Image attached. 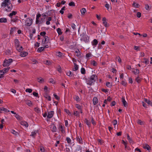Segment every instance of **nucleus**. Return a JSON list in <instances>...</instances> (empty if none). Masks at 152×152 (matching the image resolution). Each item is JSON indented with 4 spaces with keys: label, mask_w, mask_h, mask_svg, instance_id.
Instances as JSON below:
<instances>
[{
    "label": "nucleus",
    "mask_w": 152,
    "mask_h": 152,
    "mask_svg": "<svg viewBox=\"0 0 152 152\" xmlns=\"http://www.w3.org/2000/svg\"><path fill=\"white\" fill-rule=\"evenodd\" d=\"M86 79V82L88 85L91 86L94 84V83L97 79L96 75H94L91 76L88 79Z\"/></svg>",
    "instance_id": "nucleus-1"
},
{
    "label": "nucleus",
    "mask_w": 152,
    "mask_h": 152,
    "mask_svg": "<svg viewBox=\"0 0 152 152\" xmlns=\"http://www.w3.org/2000/svg\"><path fill=\"white\" fill-rule=\"evenodd\" d=\"M12 62V60L11 58H10L8 60L5 59L4 60L3 64V66L4 67L7 66H9L10 63Z\"/></svg>",
    "instance_id": "nucleus-2"
},
{
    "label": "nucleus",
    "mask_w": 152,
    "mask_h": 152,
    "mask_svg": "<svg viewBox=\"0 0 152 152\" xmlns=\"http://www.w3.org/2000/svg\"><path fill=\"white\" fill-rule=\"evenodd\" d=\"M33 20L31 18H28L25 21V25L28 26H31L32 24Z\"/></svg>",
    "instance_id": "nucleus-3"
},
{
    "label": "nucleus",
    "mask_w": 152,
    "mask_h": 152,
    "mask_svg": "<svg viewBox=\"0 0 152 152\" xmlns=\"http://www.w3.org/2000/svg\"><path fill=\"white\" fill-rule=\"evenodd\" d=\"M10 0H4V1L2 3L1 6L6 7L8 4L10 2Z\"/></svg>",
    "instance_id": "nucleus-4"
},
{
    "label": "nucleus",
    "mask_w": 152,
    "mask_h": 152,
    "mask_svg": "<svg viewBox=\"0 0 152 152\" xmlns=\"http://www.w3.org/2000/svg\"><path fill=\"white\" fill-rule=\"evenodd\" d=\"M54 112L53 111H51L48 112L47 115V118H52L54 115Z\"/></svg>",
    "instance_id": "nucleus-5"
},
{
    "label": "nucleus",
    "mask_w": 152,
    "mask_h": 152,
    "mask_svg": "<svg viewBox=\"0 0 152 152\" xmlns=\"http://www.w3.org/2000/svg\"><path fill=\"white\" fill-rule=\"evenodd\" d=\"M44 38H45L44 41L43 40V41H42V45H43L45 43H48L49 40L48 37V36H45V37Z\"/></svg>",
    "instance_id": "nucleus-6"
},
{
    "label": "nucleus",
    "mask_w": 152,
    "mask_h": 152,
    "mask_svg": "<svg viewBox=\"0 0 152 152\" xmlns=\"http://www.w3.org/2000/svg\"><path fill=\"white\" fill-rule=\"evenodd\" d=\"M6 7L8 8L6 9L7 11H10L12 9V5L10 2L8 4Z\"/></svg>",
    "instance_id": "nucleus-7"
},
{
    "label": "nucleus",
    "mask_w": 152,
    "mask_h": 152,
    "mask_svg": "<svg viewBox=\"0 0 152 152\" xmlns=\"http://www.w3.org/2000/svg\"><path fill=\"white\" fill-rule=\"evenodd\" d=\"M103 23L105 27H107L109 26V25L107 24L106 22V19L104 17L102 19Z\"/></svg>",
    "instance_id": "nucleus-8"
},
{
    "label": "nucleus",
    "mask_w": 152,
    "mask_h": 152,
    "mask_svg": "<svg viewBox=\"0 0 152 152\" xmlns=\"http://www.w3.org/2000/svg\"><path fill=\"white\" fill-rule=\"evenodd\" d=\"M122 143L125 145V148L128 151L130 150V148L127 146V143L126 142L122 140Z\"/></svg>",
    "instance_id": "nucleus-9"
},
{
    "label": "nucleus",
    "mask_w": 152,
    "mask_h": 152,
    "mask_svg": "<svg viewBox=\"0 0 152 152\" xmlns=\"http://www.w3.org/2000/svg\"><path fill=\"white\" fill-rule=\"evenodd\" d=\"M15 44L16 47H19L20 46L19 42L18 39H16L15 40Z\"/></svg>",
    "instance_id": "nucleus-10"
},
{
    "label": "nucleus",
    "mask_w": 152,
    "mask_h": 152,
    "mask_svg": "<svg viewBox=\"0 0 152 152\" xmlns=\"http://www.w3.org/2000/svg\"><path fill=\"white\" fill-rule=\"evenodd\" d=\"M122 102L124 106L125 107H126L127 106V103L124 97H123L122 98Z\"/></svg>",
    "instance_id": "nucleus-11"
},
{
    "label": "nucleus",
    "mask_w": 152,
    "mask_h": 152,
    "mask_svg": "<svg viewBox=\"0 0 152 152\" xmlns=\"http://www.w3.org/2000/svg\"><path fill=\"white\" fill-rule=\"evenodd\" d=\"M89 37L87 35H83V37L81 38V40L83 39L84 41H87Z\"/></svg>",
    "instance_id": "nucleus-12"
},
{
    "label": "nucleus",
    "mask_w": 152,
    "mask_h": 152,
    "mask_svg": "<svg viewBox=\"0 0 152 152\" xmlns=\"http://www.w3.org/2000/svg\"><path fill=\"white\" fill-rule=\"evenodd\" d=\"M77 141L80 144H82L83 143L82 140L80 136H78L77 137Z\"/></svg>",
    "instance_id": "nucleus-13"
},
{
    "label": "nucleus",
    "mask_w": 152,
    "mask_h": 152,
    "mask_svg": "<svg viewBox=\"0 0 152 152\" xmlns=\"http://www.w3.org/2000/svg\"><path fill=\"white\" fill-rule=\"evenodd\" d=\"M28 53L26 52H23L20 53V56L22 57H24L28 55Z\"/></svg>",
    "instance_id": "nucleus-14"
},
{
    "label": "nucleus",
    "mask_w": 152,
    "mask_h": 152,
    "mask_svg": "<svg viewBox=\"0 0 152 152\" xmlns=\"http://www.w3.org/2000/svg\"><path fill=\"white\" fill-rule=\"evenodd\" d=\"M20 124L22 126H24L25 127H27L28 126V124L25 121H22L20 122Z\"/></svg>",
    "instance_id": "nucleus-15"
},
{
    "label": "nucleus",
    "mask_w": 152,
    "mask_h": 152,
    "mask_svg": "<svg viewBox=\"0 0 152 152\" xmlns=\"http://www.w3.org/2000/svg\"><path fill=\"white\" fill-rule=\"evenodd\" d=\"M74 67L73 68V70L74 71H75L77 70L78 69V65H77L76 63H74Z\"/></svg>",
    "instance_id": "nucleus-16"
},
{
    "label": "nucleus",
    "mask_w": 152,
    "mask_h": 152,
    "mask_svg": "<svg viewBox=\"0 0 152 152\" xmlns=\"http://www.w3.org/2000/svg\"><path fill=\"white\" fill-rule=\"evenodd\" d=\"M52 127V129L51 130L53 132H56L57 130V129L56 126L55 125H53L52 126H51L50 128Z\"/></svg>",
    "instance_id": "nucleus-17"
},
{
    "label": "nucleus",
    "mask_w": 152,
    "mask_h": 152,
    "mask_svg": "<svg viewBox=\"0 0 152 152\" xmlns=\"http://www.w3.org/2000/svg\"><path fill=\"white\" fill-rule=\"evenodd\" d=\"M93 102L94 105L96 104L98 102V99L96 97H94L93 99Z\"/></svg>",
    "instance_id": "nucleus-18"
},
{
    "label": "nucleus",
    "mask_w": 152,
    "mask_h": 152,
    "mask_svg": "<svg viewBox=\"0 0 152 152\" xmlns=\"http://www.w3.org/2000/svg\"><path fill=\"white\" fill-rule=\"evenodd\" d=\"M143 148L144 149H147L148 150H150L151 148L149 146L148 144H145L143 146Z\"/></svg>",
    "instance_id": "nucleus-19"
},
{
    "label": "nucleus",
    "mask_w": 152,
    "mask_h": 152,
    "mask_svg": "<svg viewBox=\"0 0 152 152\" xmlns=\"http://www.w3.org/2000/svg\"><path fill=\"white\" fill-rule=\"evenodd\" d=\"M10 68V67H8L7 68H4L2 70L3 72H4V73L5 74V73L7 72L8 71Z\"/></svg>",
    "instance_id": "nucleus-20"
},
{
    "label": "nucleus",
    "mask_w": 152,
    "mask_h": 152,
    "mask_svg": "<svg viewBox=\"0 0 152 152\" xmlns=\"http://www.w3.org/2000/svg\"><path fill=\"white\" fill-rule=\"evenodd\" d=\"M127 139L129 140V142L130 143H133V141L132 140V138L130 137V136H129V135L128 134H127Z\"/></svg>",
    "instance_id": "nucleus-21"
},
{
    "label": "nucleus",
    "mask_w": 152,
    "mask_h": 152,
    "mask_svg": "<svg viewBox=\"0 0 152 152\" xmlns=\"http://www.w3.org/2000/svg\"><path fill=\"white\" fill-rule=\"evenodd\" d=\"M45 98L47 99L49 101L51 100V98L50 96L48 95L47 94H45L44 96Z\"/></svg>",
    "instance_id": "nucleus-22"
},
{
    "label": "nucleus",
    "mask_w": 152,
    "mask_h": 152,
    "mask_svg": "<svg viewBox=\"0 0 152 152\" xmlns=\"http://www.w3.org/2000/svg\"><path fill=\"white\" fill-rule=\"evenodd\" d=\"M7 22V20L6 18H2L0 19V23H6Z\"/></svg>",
    "instance_id": "nucleus-23"
},
{
    "label": "nucleus",
    "mask_w": 152,
    "mask_h": 152,
    "mask_svg": "<svg viewBox=\"0 0 152 152\" xmlns=\"http://www.w3.org/2000/svg\"><path fill=\"white\" fill-rule=\"evenodd\" d=\"M80 12L81 13L82 15H84L85 12H86V9L85 8H82Z\"/></svg>",
    "instance_id": "nucleus-24"
},
{
    "label": "nucleus",
    "mask_w": 152,
    "mask_h": 152,
    "mask_svg": "<svg viewBox=\"0 0 152 152\" xmlns=\"http://www.w3.org/2000/svg\"><path fill=\"white\" fill-rule=\"evenodd\" d=\"M16 48L19 52H21L23 50V48L22 46L16 47Z\"/></svg>",
    "instance_id": "nucleus-25"
},
{
    "label": "nucleus",
    "mask_w": 152,
    "mask_h": 152,
    "mask_svg": "<svg viewBox=\"0 0 152 152\" xmlns=\"http://www.w3.org/2000/svg\"><path fill=\"white\" fill-rule=\"evenodd\" d=\"M98 41L96 39H94L92 42V45H96L98 44Z\"/></svg>",
    "instance_id": "nucleus-26"
},
{
    "label": "nucleus",
    "mask_w": 152,
    "mask_h": 152,
    "mask_svg": "<svg viewBox=\"0 0 152 152\" xmlns=\"http://www.w3.org/2000/svg\"><path fill=\"white\" fill-rule=\"evenodd\" d=\"M59 130H60L62 133H65V131L64 130L63 126L60 125L59 127Z\"/></svg>",
    "instance_id": "nucleus-27"
},
{
    "label": "nucleus",
    "mask_w": 152,
    "mask_h": 152,
    "mask_svg": "<svg viewBox=\"0 0 152 152\" xmlns=\"http://www.w3.org/2000/svg\"><path fill=\"white\" fill-rule=\"evenodd\" d=\"M26 103L28 106H30L31 105H32V103L31 102L30 100H27L26 101Z\"/></svg>",
    "instance_id": "nucleus-28"
},
{
    "label": "nucleus",
    "mask_w": 152,
    "mask_h": 152,
    "mask_svg": "<svg viewBox=\"0 0 152 152\" xmlns=\"http://www.w3.org/2000/svg\"><path fill=\"white\" fill-rule=\"evenodd\" d=\"M75 53H76V56L77 57H79L80 56V53L79 49H77L76 51H75Z\"/></svg>",
    "instance_id": "nucleus-29"
},
{
    "label": "nucleus",
    "mask_w": 152,
    "mask_h": 152,
    "mask_svg": "<svg viewBox=\"0 0 152 152\" xmlns=\"http://www.w3.org/2000/svg\"><path fill=\"white\" fill-rule=\"evenodd\" d=\"M38 132L37 131L35 130L34 132H31V134L30 136L32 137H34L36 134Z\"/></svg>",
    "instance_id": "nucleus-30"
},
{
    "label": "nucleus",
    "mask_w": 152,
    "mask_h": 152,
    "mask_svg": "<svg viewBox=\"0 0 152 152\" xmlns=\"http://www.w3.org/2000/svg\"><path fill=\"white\" fill-rule=\"evenodd\" d=\"M38 81L41 83H42L44 82V80L43 78L41 77H39L37 79Z\"/></svg>",
    "instance_id": "nucleus-31"
},
{
    "label": "nucleus",
    "mask_w": 152,
    "mask_h": 152,
    "mask_svg": "<svg viewBox=\"0 0 152 152\" xmlns=\"http://www.w3.org/2000/svg\"><path fill=\"white\" fill-rule=\"evenodd\" d=\"M17 14V12L14 11H13L12 13L9 14V16L11 17L13 15H15Z\"/></svg>",
    "instance_id": "nucleus-32"
},
{
    "label": "nucleus",
    "mask_w": 152,
    "mask_h": 152,
    "mask_svg": "<svg viewBox=\"0 0 152 152\" xmlns=\"http://www.w3.org/2000/svg\"><path fill=\"white\" fill-rule=\"evenodd\" d=\"M85 122L86 124L89 126L90 127V122H89L87 119H85Z\"/></svg>",
    "instance_id": "nucleus-33"
},
{
    "label": "nucleus",
    "mask_w": 152,
    "mask_h": 152,
    "mask_svg": "<svg viewBox=\"0 0 152 152\" xmlns=\"http://www.w3.org/2000/svg\"><path fill=\"white\" fill-rule=\"evenodd\" d=\"M74 99L77 102H79L80 101V99H79L78 96H77L76 95V96H75L74 97Z\"/></svg>",
    "instance_id": "nucleus-34"
},
{
    "label": "nucleus",
    "mask_w": 152,
    "mask_h": 152,
    "mask_svg": "<svg viewBox=\"0 0 152 152\" xmlns=\"http://www.w3.org/2000/svg\"><path fill=\"white\" fill-rule=\"evenodd\" d=\"M81 74H84L86 73V71L84 68L82 67L81 69Z\"/></svg>",
    "instance_id": "nucleus-35"
},
{
    "label": "nucleus",
    "mask_w": 152,
    "mask_h": 152,
    "mask_svg": "<svg viewBox=\"0 0 152 152\" xmlns=\"http://www.w3.org/2000/svg\"><path fill=\"white\" fill-rule=\"evenodd\" d=\"M133 72L135 75H137L139 74V70L138 69H136L135 71H133Z\"/></svg>",
    "instance_id": "nucleus-36"
},
{
    "label": "nucleus",
    "mask_w": 152,
    "mask_h": 152,
    "mask_svg": "<svg viewBox=\"0 0 152 152\" xmlns=\"http://www.w3.org/2000/svg\"><path fill=\"white\" fill-rule=\"evenodd\" d=\"M45 48H44V47H40L38 48L37 51L38 52H41Z\"/></svg>",
    "instance_id": "nucleus-37"
},
{
    "label": "nucleus",
    "mask_w": 152,
    "mask_h": 152,
    "mask_svg": "<svg viewBox=\"0 0 152 152\" xmlns=\"http://www.w3.org/2000/svg\"><path fill=\"white\" fill-rule=\"evenodd\" d=\"M57 32L59 35H61L62 34V32L61 30L59 28H58L57 30Z\"/></svg>",
    "instance_id": "nucleus-38"
},
{
    "label": "nucleus",
    "mask_w": 152,
    "mask_h": 152,
    "mask_svg": "<svg viewBox=\"0 0 152 152\" xmlns=\"http://www.w3.org/2000/svg\"><path fill=\"white\" fill-rule=\"evenodd\" d=\"M133 6L135 7L138 8L139 7V4L136 3L134 2L132 4Z\"/></svg>",
    "instance_id": "nucleus-39"
},
{
    "label": "nucleus",
    "mask_w": 152,
    "mask_h": 152,
    "mask_svg": "<svg viewBox=\"0 0 152 152\" xmlns=\"http://www.w3.org/2000/svg\"><path fill=\"white\" fill-rule=\"evenodd\" d=\"M34 110L37 113H39L40 111L39 109L37 107L35 108Z\"/></svg>",
    "instance_id": "nucleus-40"
},
{
    "label": "nucleus",
    "mask_w": 152,
    "mask_h": 152,
    "mask_svg": "<svg viewBox=\"0 0 152 152\" xmlns=\"http://www.w3.org/2000/svg\"><path fill=\"white\" fill-rule=\"evenodd\" d=\"M0 110H2V111H4L6 112H9V111L7 109L4 108V107H2L1 108V109Z\"/></svg>",
    "instance_id": "nucleus-41"
},
{
    "label": "nucleus",
    "mask_w": 152,
    "mask_h": 152,
    "mask_svg": "<svg viewBox=\"0 0 152 152\" xmlns=\"http://www.w3.org/2000/svg\"><path fill=\"white\" fill-rule=\"evenodd\" d=\"M116 61H118L119 63H121V59L119 56L117 57L116 58Z\"/></svg>",
    "instance_id": "nucleus-42"
},
{
    "label": "nucleus",
    "mask_w": 152,
    "mask_h": 152,
    "mask_svg": "<svg viewBox=\"0 0 152 152\" xmlns=\"http://www.w3.org/2000/svg\"><path fill=\"white\" fill-rule=\"evenodd\" d=\"M144 59L145 61H143V63H145L146 64H148L149 63V60L148 59H147L145 58H144Z\"/></svg>",
    "instance_id": "nucleus-43"
},
{
    "label": "nucleus",
    "mask_w": 152,
    "mask_h": 152,
    "mask_svg": "<svg viewBox=\"0 0 152 152\" xmlns=\"http://www.w3.org/2000/svg\"><path fill=\"white\" fill-rule=\"evenodd\" d=\"M136 81L138 83H139L141 81V79L139 77H137L135 79Z\"/></svg>",
    "instance_id": "nucleus-44"
},
{
    "label": "nucleus",
    "mask_w": 152,
    "mask_h": 152,
    "mask_svg": "<svg viewBox=\"0 0 152 152\" xmlns=\"http://www.w3.org/2000/svg\"><path fill=\"white\" fill-rule=\"evenodd\" d=\"M66 140L67 141L68 143H71L72 141L71 139L69 138L68 137H66Z\"/></svg>",
    "instance_id": "nucleus-45"
},
{
    "label": "nucleus",
    "mask_w": 152,
    "mask_h": 152,
    "mask_svg": "<svg viewBox=\"0 0 152 152\" xmlns=\"http://www.w3.org/2000/svg\"><path fill=\"white\" fill-rule=\"evenodd\" d=\"M66 74L68 76H72L73 75V74L72 73V72L70 71L67 72Z\"/></svg>",
    "instance_id": "nucleus-46"
},
{
    "label": "nucleus",
    "mask_w": 152,
    "mask_h": 152,
    "mask_svg": "<svg viewBox=\"0 0 152 152\" xmlns=\"http://www.w3.org/2000/svg\"><path fill=\"white\" fill-rule=\"evenodd\" d=\"M69 5L70 6H75V3L73 2H70L69 4Z\"/></svg>",
    "instance_id": "nucleus-47"
},
{
    "label": "nucleus",
    "mask_w": 152,
    "mask_h": 152,
    "mask_svg": "<svg viewBox=\"0 0 152 152\" xmlns=\"http://www.w3.org/2000/svg\"><path fill=\"white\" fill-rule=\"evenodd\" d=\"M112 85V84L109 82H107L106 83V86L109 87H110Z\"/></svg>",
    "instance_id": "nucleus-48"
},
{
    "label": "nucleus",
    "mask_w": 152,
    "mask_h": 152,
    "mask_svg": "<svg viewBox=\"0 0 152 152\" xmlns=\"http://www.w3.org/2000/svg\"><path fill=\"white\" fill-rule=\"evenodd\" d=\"M145 8L146 10H149L150 9V8L148 4L145 5Z\"/></svg>",
    "instance_id": "nucleus-49"
},
{
    "label": "nucleus",
    "mask_w": 152,
    "mask_h": 152,
    "mask_svg": "<svg viewBox=\"0 0 152 152\" xmlns=\"http://www.w3.org/2000/svg\"><path fill=\"white\" fill-rule=\"evenodd\" d=\"M91 64L94 66H96V62L94 60H93L91 61Z\"/></svg>",
    "instance_id": "nucleus-50"
},
{
    "label": "nucleus",
    "mask_w": 152,
    "mask_h": 152,
    "mask_svg": "<svg viewBox=\"0 0 152 152\" xmlns=\"http://www.w3.org/2000/svg\"><path fill=\"white\" fill-rule=\"evenodd\" d=\"M26 92H28L29 93H31L32 91V90L31 89L28 88L26 89Z\"/></svg>",
    "instance_id": "nucleus-51"
},
{
    "label": "nucleus",
    "mask_w": 152,
    "mask_h": 152,
    "mask_svg": "<svg viewBox=\"0 0 152 152\" xmlns=\"http://www.w3.org/2000/svg\"><path fill=\"white\" fill-rule=\"evenodd\" d=\"M42 23V21H39L38 19H37V20H36V23L37 24H41Z\"/></svg>",
    "instance_id": "nucleus-52"
},
{
    "label": "nucleus",
    "mask_w": 152,
    "mask_h": 152,
    "mask_svg": "<svg viewBox=\"0 0 152 152\" xmlns=\"http://www.w3.org/2000/svg\"><path fill=\"white\" fill-rule=\"evenodd\" d=\"M57 55L59 57H61L62 56V53L61 52H59L57 53Z\"/></svg>",
    "instance_id": "nucleus-53"
},
{
    "label": "nucleus",
    "mask_w": 152,
    "mask_h": 152,
    "mask_svg": "<svg viewBox=\"0 0 152 152\" xmlns=\"http://www.w3.org/2000/svg\"><path fill=\"white\" fill-rule=\"evenodd\" d=\"M4 74V72H3L2 70H0V76H2V77H3V75Z\"/></svg>",
    "instance_id": "nucleus-54"
},
{
    "label": "nucleus",
    "mask_w": 152,
    "mask_h": 152,
    "mask_svg": "<svg viewBox=\"0 0 152 152\" xmlns=\"http://www.w3.org/2000/svg\"><path fill=\"white\" fill-rule=\"evenodd\" d=\"M39 152H44V149L42 147H40V150L39 151Z\"/></svg>",
    "instance_id": "nucleus-55"
},
{
    "label": "nucleus",
    "mask_w": 152,
    "mask_h": 152,
    "mask_svg": "<svg viewBox=\"0 0 152 152\" xmlns=\"http://www.w3.org/2000/svg\"><path fill=\"white\" fill-rule=\"evenodd\" d=\"M64 111L65 112H66L69 115L71 114V113L70 112V111L67 109H65Z\"/></svg>",
    "instance_id": "nucleus-56"
},
{
    "label": "nucleus",
    "mask_w": 152,
    "mask_h": 152,
    "mask_svg": "<svg viewBox=\"0 0 152 152\" xmlns=\"http://www.w3.org/2000/svg\"><path fill=\"white\" fill-rule=\"evenodd\" d=\"M74 115L76 116H78L79 115V113L78 112L76 111L74 112Z\"/></svg>",
    "instance_id": "nucleus-57"
},
{
    "label": "nucleus",
    "mask_w": 152,
    "mask_h": 152,
    "mask_svg": "<svg viewBox=\"0 0 152 152\" xmlns=\"http://www.w3.org/2000/svg\"><path fill=\"white\" fill-rule=\"evenodd\" d=\"M31 61H32V62H33V64H36L37 63V61L35 59H32Z\"/></svg>",
    "instance_id": "nucleus-58"
},
{
    "label": "nucleus",
    "mask_w": 152,
    "mask_h": 152,
    "mask_svg": "<svg viewBox=\"0 0 152 152\" xmlns=\"http://www.w3.org/2000/svg\"><path fill=\"white\" fill-rule=\"evenodd\" d=\"M46 34V33L45 32L43 31L42 32H40V34L41 36H44Z\"/></svg>",
    "instance_id": "nucleus-59"
},
{
    "label": "nucleus",
    "mask_w": 152,
    "mask_h": 152,
    "mask_svg": "<svg viewBox=\"0 0 152 152\" xmlns=\"http://www.w3.org/2000/svg\"><path fill=\"white\" fill-rule=\"evenodd\" d=\"M137 16L138 18H140L141 16V13L139 12H138L137 13Z\"/></svg>",
    "instance_id": "nucleus-60"
},
{
    "label": "nucleus",
    "mask_w": 152,
    "mask_h": 152,
    "mask_svg": "<svg viewBox=\"0 0 152 152\" xmlns=\"http://www.w3.org/2000/svg\"><path fill=\"white\" fill-rule=\"evenodd\" d=\"M76 107L79 109H80L81 108V107L80 105L78 104H76Z\"/></svg>",
    "instance_id": "nucleus-61"
},
{
    "label": "nucleus",
    "mask_w": 152,
    "mask_h": 152,
    "mask_svg": "<svg viewBox=\"0 0 152 152\" xmlns=\"http://www.w3.org/2000/svg\"><path fill=\"white\" fill-rule=\"evenodd\" d=\"M15 117L18 120H20V116L16 114L15 116Z\"/></svg>",
    "instance_id": "nucleus-62"
},
{
    "label": "nucleus",
    "mask_w": 152,
    "mask_h": 152,
    "mask_svg": "<svg viewBox=\"0 0 152 152\" xmlns=\"http://www.w3.org/2000/svg\"><path fill=\"white\" fill-rule=\"evenodd\" d=\"M75 26H76L74 24V23L72 24L71 27H72V28L73 29H75Z\"/></svg>",
    "instance_id": "nucleus-63"
},
{
    "label": "nucleus",
    "mask_w": 152,
    "mask_h": 152,
    "mask_svg": "<svg viewBox=\"0 0 152 152\" xmlns=\"http://www.w3.org/2000/svg\"><path fill=\"white\" fill-rule=\"evenodd\" d=\"M50 82L52 83H55L54 80L52 78H50L49 80Z\"/></svg>",
    "instance_id": "nucleus-64"
}]
</instances>
